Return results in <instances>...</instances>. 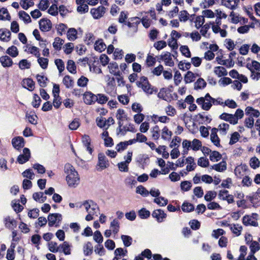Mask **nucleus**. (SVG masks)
Wrapping results in <instances>:
<instances>
[{
    "label": "nucleus",
    "instance_id": "6",
    "mask_svg": "<svg viewBox=\"0 0 260 260\" xmlns=\"http://www.w3.org/2000/svg\"><path fill=\"white\" fill-rule=\"evenodd\" d=\"M118 127L117 128V132L118 134H120L121 135L124 136L127 132H131L133 133L136 132L135 127L134 124L132 123H129L123 126V122L122 123L120 122H118Z\"/></svg>",
    "mask_w": 260,
    "mask_h": 260
},
{
    "label": "nucleus",
    "instance_id": "18",
    "mask_svg": "<svg viewBox=\"0 0 260 260\" xmlns=\"http://www.w3.org/2000/svg\"><path fill=\"white\" fill-rule=\"evenodd\" d=\"M13 147L19 150L24 146V139L22 137H17L13 138L12 140Z\"/></svg>",
    "mask_w": 260,
    "mask_h": 260
},
{
    "label": "nucleus",
    "instance_id": "16",
    "mask_svg": "<svg viewBox=\"0 0 260 260\" xmlns=\"http://www.w3.org/2000/svg\"><path fill=\"white\" fill-rule=\"evenodd\" d=\"M218 129L213 128L210 134V140L213 144L217 147H220V139L217 135Z\"/></svg>",
    "mask_w": 260,
    "mask_h": 260
},
{
    "label": "nucleus",
    "instance_id": "60",
    "mask_svg": "<svg viewBox=\"0 0 260 260\" xmlns=\"http://www.w3.org/2000/svg\"><path fill=\"white\" fill-rule=\"evenodd\" d=\"M96 102L100 104H105L108 100L109 98L105 94H98L96 95Z\"/></svg>",
    "mask_w": 260,
    "mask_h": 260
},
{
    "label": "nucleus",
    "instance_id": "10",
    "mask_svg": "<svg viewBox=\"0 0 260 260\" xmlns=\"http://www.w3.org/2000/svg\"><path fill=\"white\" fill-rule=\"evenodd\" d=\"M30 157V152L28 148H25L23 150V153L20 154L17 158V161L20 164H23L27 161Z\"/></svg>",
    "mask_w": 260,
    "mask_h": 260
},
{
    "label": "nucleus",
    "instance_id": "15",
    "mask_svg": "<svg viewBox=\"0 0 260 260\" xmlns=\"http://www.w3.org/2000/svg\"><path fill=\"white\" fill-rule=\"evenodd\" d=\"M241 0H222V4L231 9H236Z\"/></svg>",
    "mask_w": 260,
    "mask_h": 260
},
{
    "label": "nucleus",
    "instance_id": "48",
    "mask_svg": "<svg viewBox=\"0 0 260 260\" xmlns=\"http://www.w3.org/2000/svg\"><path fill=\"white\" fill-rule=\"evenodd\" d=\"M19 18L25 23H29L31 22V18L29 15L25 11H21L18 13Z\"/></svg>",
    "mask_w": 260,
    "mask_h": 260
},
{
    "label": "nucleus",
    "instance_id": "49",
    "mask_svg": "<svg viewBox=\"0 0 260 260\" xmlns=\"http://www.w3.org/2000/svg\"><path fill=\"white\" fill-rule=\"evenodd\" d=\"M111 231L115 234H117L119 230V223L117 219H114L110 223Z\"/></svg>",
    "mask_w": 260,
    "mask_h": 260
},
{
    "label": "nucleus",
    "instance_id": "37",
    "mask_svg": "<svg viewBox=\"0 0 260 260\" xmlns=\"http://www.w3.org/2000/svg\"><path fill=\"white\" fill-rule=\"evenodd\" d=\"M61 251L63 252L65 255H70L71 254V245L67 241H64L62 244L59 245Z\"/></svg>",
    "mask_w": 260,
    "mask_h": 260
},
{
    "label": "nucleus",
    "instance_id": "61",
    "mask_svg": "<svg viewBox=\"0 0 260 260\" xmlns=\"http://www.w3.org/2000/svg\"><path fill=\"white\" fill-rule=\"evenodd\" d=\"M180 50L183 55L186 57H191V52L189 49V48L186 45L181 46L180 48Z\"/></svg>",
    "mask_w": 260,
    "mask_h": 260
},
{
    "label": "nucleus",
    "instance_id": "19",
    "mask_svg": "<svg viewBox=\"0 0 260 260\" xmlns=\"http://www.w3.org/2000/svg\"><path fill=\"white\" fill-rule=\"evenodd\" d=\"M152 216L153 217L156 218L158 222H161L163 221L164 219L166 218L167 215L164 211L161 209H157L153 212Z\"/></svg>",
    "mask_w": 260,
    "mask_h": 260
},
{
    "label": "nucleus",
    "instance_id": "3",
    "mask_svg": "<svg viewBox=\"0 0 260 260\" xmlns=\"http://www.w3.org/2000/svg\"><path fill=\"white\" fill-rule=\"evenodd\" d=\"M213 98H212L209 93H207L204 97H200L197 99V103L201 106L202 108L208 111L212 107Z\"/></svg>",
    "mask_w": 260,
    "mask_h": 260
},
{
    "label": "nucleus",
    "instance_id": "28",
    "mask_svg": "<svg viewBox=\"0 0 260 260\" xmlns=\"http://www.w3.org/2000/svg\"><path fill=\"white\" fill-rule=\"evenodd\" d=\"M186 169L187 171L190 172L194 170L196 167V165L194 162V158L191 156L188 157L186 159Z\"/></svg>",
    "mask_w": 260,
    "mask_h": 260
},
{
    "label": "nucleus",
    "instance_id": "32",
    "mask_svg": "<svg viewBox=\"0 0 260 260\" xmlns=\"http://www.w3.org/2000/svg\"><path fill=\"white\" fill-rule=\"evenodd\" d=\"M11 16L5 8H2L0 9V20H11Z\"/></svg>",
    "mask_w": 260,
    "mask_h": 260
},
{
    "label": "nucleus",
    "instance_id": "14",
    "mask_svg": "<svg viewBox=\"0 0 260 260\" xmlns=\"http://www.w3.org/2000/svg\"><path fill=\"white\" fill-rule=\"evenodd\" d=\"M108 68L110 73L116 76H120L121 72L119 70L118 65L116 62L109 63Z\"/></svg>",
    "mask_w": 260,
    "mask_h": 260
},
{
    "label": "nucleus",
    "instance_id": "40",
    "mask_svg": "<svg viewBox=\"0 0 260 260\" xmlns=\"http://www.w3.org/2000/svg\"><path fill=\"white\" fill-rule=\"evenodd\" d=\"M211 169L218 172H222L226 169V164L225 161H221L212 166Z\"/></svg>",
    "mask_w": 260,
    "mask_h": 260
},
{
    "label": "nucleus",
    "instance_id": "5",
    "mask_svg": "<svg viewBox=\"0 0 260 260\" xmlns=\"http://www.w3.org/2000/svg\"><path fill=\"white\" fill-rule=\"evenodd\" d=\"M62 220V215L59 213L49 214L48 216V225L58 227Z\"/></svg>",
    "mask_w": 260,
    "mask_h": 260
},
{
    "label": "nucleus",
    "instance_id": "22",
    "mask_svg": "<svg viewBox=\"0 0 260 260\" xmlns=\"http://www.w3.org/2000/svg\"><path fill=\"white\" fill-rule=\"evenodd\" d=\"M22 86L29 91H32L35 88V82L30 78H26L22 80Z\"/></svg>",
    "mask_w": 260,
    "mask_h": 260
},
{
    "label": "nucleus",
    "instance_id": "35",
    "mask_svg": "<svg viewBox=\"0 0 260 260\" xmlns=\"http://www.w3.org/2000/svg\"><path fill=\"white\" fill-rule=\"evenodd\" d=\"M67 36L70 41H75L77 38V31L74 28H70L67 31Z\"/></svg>",
    "mask_w": 260,
    "mask_h": 260
},
{
    "label": "nucleus",
    "instance_id": "34",
    "mask_svg": "<svg viewBox=\"0 0 260 260\" xmlns=\"http://www.w3.org/2000/svg\"><path fill=\"white\" fill-rule=\"evenodd\" d=\"M5 221L6 226L10 229H13L17 226L16 220L10 216L5 218Z\"/></svg>",
    "mask_w": 260,
    "mask_h": 260
},
{
    "label": "nucleus",
    "instance_id": "7",
    "mask_svg": "<svg viewBox=\"0 0 260 260\" xmlns=\"http://www.w3.org/2000/svg\"><path fill=\"white\" fill-rule=\"evenodd\" d=\"M109 166V162L104 153H101L98 155V162L96 169L99 171H102Z\"/></svg>",
    "mask_w": 260,
    "mask_h": 260
},
{
    "label": "nucleus",
    "instance_id": "8",
    "mask_svg": "<svg viewBox=\"0 0 260 260\" xmlns=\"http://www.w3.org/2000/svg\"><path fill=\"white\" fill-rule=\"evenodd\" d=\"M173 56V55H172L171 53L166 52L161 54L160 58L164 61L166 66L172 67L174 66Z\"/></svg>",
    "mask_w": 260,
    "mask_h": 260
},
{
    "label": "nucleus",
    "instance_id": "30",
    "mask_svg": "<svg viewBox=\"0 0 260 260\" xmlns=\"http://www.w3.org/2000/svg\"><path fill=\"white\" fill-rule=\"evenodd\" d=\"M216 60L218 64L225 66L228 68H231L234 64L232 59H222L220 57L218 56L216 57Z\"/></svg>",
    "mask_w": 260,
    "mask_h": 260
},
{
    "label": "nucleus",
    "instance_id": "53",
    "mask_svg": "<svg viewBox=\"0 0 260 260\" xmlns=\"http://www.w3.org/2000/svg\"><path fill=\"white\" fill-rule=\"evenodd\" d=\"M230 228L233 233L237 236H239L241 234L242 226L240 224H236L231 225Z\"/></svg>",
    "mask_w": 260,
    "mask_h": 260
},
{
    "label": "nucleus",
    "instance_id": "50",
    "mask_svg": "<svg viewBox=\"0 0 260 260\" xmlns=\"http://www.w3.org/2000/svg\"><path fill=\"white\" fill-rule=\"evenodd\" d=\"M92 245L91 242H87L83 246V251L85 255H89L92 252Z\"/></svg>",
    "mask_w": 260,
    "mask_h": 260
},
{
    "label": "nucleus",
    "instance_id": "1",
    "mask_svg": "<svg viewBox=\"0 0 260 260\" xmlns=\"http://www.w3.org/2000/svg\"><path fill=\"white\" fill-rule=\"evenodd\" d=\"M64 172L67 175L66 181L70 187H75L80 182V177L74 167L70 164L64 166Z\"/></svg>",
    "mask_w": 260,
    "mask_h": 260
},
{
    "label": "nucleus",
    "instance_id": "36",
    "mask_svg": "<svg viewBox=\"0 0 260 260\" xmlns=\"http://www.w3.org/2000/svg\"><path fill=\"white\" fill-rule=\"evenodd\" d=\"M33 199L40 203H44L46 200V197L44 196L42 192H35L32 195Z\"/></svg>",
    "mask_w": 260,
    "mask_h": 260
},
{
    "label": "nucleus",
    "instance_id": "24",
    "mask_svg": "<svg viewBox=\"0 0 260 260\" xmlns=\"http://www.w3.org/2000/svg\"><path fill=\"white\" fill-rule=\"evenodd\" d=\"M172 132L169 129L167 126H165L161 131V138L164 140L169 141L171 139Z\"/></svg>",
    "mask_w": 260,
    "mask_h": 260
},
{
    "label": "nucleus",
    "instance_id": "4",
    "mask_svg": "<svg viewBox=\"0 0 260 260\" xmlns=\"http://www.w3.org/2000/svg\"><path fill=\"white\" fill-rule=\"evenodd\" d=\"M258 217V214L255 213H253L250 215H246L243 217L242 222L245 226L257 227L258 225L257 221Z\"/></svg>",
    "mask_w": 260,
    "mask_h": 260
},
{
    "label": "nucleus",
    "instance_id": "54",
    "mask_svg": "<svg viewBox=\"0 0 260 260\" xmlns=\"http://www.w3.org/2000/svg\"><path fill=\"white\" fill-rule=\"evenodd\" d=\"M26 118L28 122L32 124L36 125L38 123V117L35 114L26 113Z\"/></svg>",
    "mask_w": 260,
    "mask_h": 260
},
{
    "label": "nucleus",
    "instance_id": "55",
    "mask_svg": "<svg viewBox=\"0 0 260 260\" xmlns=\"http://www.w3.org/2000/svg\"><path fill=\"white\" fill-rule=\"evenodd\" d=\"M136 192L143 197H147L149 195V191L142 185L137 187Z\"/></svg>",
    "mask_w": 260,
    "mask_h": 260
},
{
    "label": "nucleus",
    "instance_id": "58",
    "mask_svg": "<svg viewBox=\"0 0 260 260\" xmlns=\"http://www.w3.org/2000/svg\"><path fill=\"white\" fill-rule=\"evenodd\" d=\"M205 22V19L203 16H198L196 17L194 21L195 27L197 29H199L201 27Z\"/></svg>",
    "mask_w": 260,
    "mask_h": 260
},
{
    "label": "nucleus",
    "instance_id": "26",
    "mask_svg": "<svg viewBox=\"0 0 260 260\" xmlns=\"http://www.w3.org/2000/svg\"><path fill=\"white\" fill-rule=\"evenodd\" d=\"M214 73L218 77L225 76L228 75V72L226 69L221 66L216 67L214 68Z\"/></svg>",
    "mask_w": 260,
    "mask_h": 260
},
{
    "label": "nucleus",
    "instance_id": "41",
    "mask_svg": "<svg viewBox=\"0 0 260 260\" xmlns=\"http://www.w3.org/2000/svg\"><path fill=\"white\" fill-rule=\"evenodd\" d=\"M48 249L51 252L53 253H56L58 251H61L59 245H58L56 242L53 241L49 242Z\"/></svg>",
    "mask_w": 260,
    "mask_h": 260
},
{
    "label": "nucleus",
    "instance_id": "21",
    "mask_svg": "<svg viewBox=\"0 0 260 260\" xmlns=\"http://www.w3.org/2000/svg\"><path fill=\"white\" fill-rule=\"evenodd\" d=\"M248 167L246 165H241L236 167L235 174L238 178H241L244 176L245 172L247 170Z\"/></svg>",
    "mask_w": 260,
    "mask_h": 260
},
{
    "label": "nucleus",
    "instance_id": "9",
    "mask_svg": "<svg viewBox=\"0 0 260 260\" xmlns=\"http://www.w3.org/2000/svg\"><path fill=\"white\" fill-rule=\"evenodd\" d=\"M106 8L104 6H99L97 8L90 10V13L94 19H99L103 16L105 13Z\"/></svg>",
    "mask_w": 260,
    "mask_h": 260
},
{
    "label": "nucleus",
    "instance_id": "38",
    "mask_svg": "<svg viewBox=\"0 0 260 260\" xmlns=\"http://www.w3.org/2000/svg\"><path fill=\"white\" fill-rule=\"evenodd\" d=\"M106 45L102 40H99L95 42L94 49L95 50L102 52L106 49Z\"/></svg>",
    "mask_w": 260,
    "mask_h": 260
},
{
    "label": "nucleus",
    "instance_id": "23",
    "mask_svg": "<svg viewBox=\"0 0 260 260\" xmlns=\"http://www.w3.org/2000/svg\"><path fill=\"white\" fill-rule=\"evenodd\" d=\"M116 117L118 120V122L123 123L124 121L126 120L127 116L123 109H118L116 113Z\"/></svg>",
    "mask_w": 260,
    "mask_h": 260
},
{
    "label": "nucleus",
    "instance_id": "39",
    "mask_svg": "<svg viewBox=\"0 0 260 260\" xmlns=\"http://www.w3.org/2000/svg\"><path fill=\"white\" fill-rule=\"evenodd\" d=\"M151 133L152 138L155 140H157L160 136V129L157 125H155L151 129Z\"/></svg>",
    "mask_w": 260,
    "mask_h": 260
},
{
    "label": "nucleus",
    "instance_id": "51",
    "mask_svg": "<svg viewBox=\"0 0 260 260\" xmlns=\"http://www.w3.org/2000/svg\"><path fill=\"white\" fill-rule=\"evenodd\" d=\"M36 78L40 86L44 87L47 85V78L46 76L38 74L36 76Z\"/></svg>",
    "mask_w": 260,
    "mask_h": 260
},
{
    "label": "nucleus",
    "instance_id": "11",
    "mask_svg": "<svg viewBox=\"0 0 260 260\" xmlns=\"http://www.w3.org/2000/svg\"><path fill=\"white\" fill-rule=\"evenodd\" d=\"M218 198L220 200L226 201L229 204H231L234 201L233 196L229 194V191L225 189L221 190L219 191Z\"/></svg>",
    "mask_w": 260,
    "mask_h": 260
},
{
    "label": "nucleus",
    "instance_id": "47",
    "mask_svg": "<svg viewBox=\"0 0 260 260\" xmlns=\"http://www.w3.org/2000/svg\"><path fill=\"white\" fill-rule=\"evenodd\" d=\"M121 239L124 246L129 247L132 245L133 238L127 235H122L121 236Z\"/></svg>",
    "mask_w": 260,
    "mask_h": 260
},
{
    "label": "nucleus",
    "instance_id": "25",
    "mask_svg": "<svg viewBox=\"0 0 260 260\" xmlns=\"http://www.w3.org/2000/svg\"><path fill=\"white\" fill-rule=\"evenodd\" d=\"M0 62L4 67H10L13 64L12 59L7 55L1 56Z\"/></svg>",
    "mask_w": 260,
    "mask_h": 260
},
{
    "label": "nucleus",
    "instance_id": "45",
    "mask_svg": "<svg viewBox=\"0 0 260 260\" xmlns=\"http://www.w3.org/2000/svg\"><path fill=\"white\" fill-rule=\"evenodd\" d=\"M196 75L190 71H188L184 77V81L186 83H189L194 81L196 79Z\"/></svg>",
    "mask_w": 260,
    "mask_h": 260
},
{
    "label": "nucleus",
    "instance_id": "12",
    "mask_svg": "<svg viewBox=\"0 0 260 260\" xmlns=\"http://www.w3.org/2000/svg\"><path fill=\"white\" fill-rule=\"evenodd\" d=\"M40 29L44 32L49 31L52 28L51 21L47 19H42L39 21Z\"/></svg>",
    "mask_w": 260,
    "mask_h": 260
},
{
    "label": "nucleus",
    "instance_id": "63",
    "mask_svg": "<svg viewBox=\"0 0 260 260\" xmlns=\"http://www.w3.org/2000/svg\"><path fill=\"white\" fill-rule=\"evenodd\" d=\"M154 202L160 206H165L168 204V200L162 197L155 198Z\"/></svg>",
    "mask_w": 260,
    "mask_h": 260
},
{
    "label": "nucleus",
    "instance_id": "20",
    "mask_svg": "<svg viewBox=\"0 0 260 260\" xmlns=\"http://www.w3.org/2000/svg\"><path fill=\"white\" fill-rule=\"evenodd\" d=\"M11 32L5 28L0 29V40L2 41L8 42L11 40Z\"/></svg>",
    "mask_w": 260,
    "mask_h": 260
},
{
    "label": "nucleus",
    "instance_id": "46",
    "mask_svg": "<svg viewBox=\"0 0 260 260\" xmlns=\"http://www.w3.org/2000/svg\"><path fill=\"white\" fill-rule=\"evenodd\" d=\"M26 51L30 54L34 55L37 57H39L40 56L39 48L35 46H27Z\"/></svg>",
    "mask_w": 260,
    "mask_h": 260
},
{
    "label": "nucleus",
    "instance_id": "56",
    "mask_svg": "<svg viewBox=\"0 0 260 260\" xmlns=\"http://www.w3.org/2000/svg\"><path fill=\"white\" fill-rule=\"evenodd\" d=\"M217 129L220 134L224 135L229 129V124L226 123H221L219 125Z\"/></svg>",
    "mask_w": 260,
    "mask_h": 260
},
{
    "label": "nucleus",
    "instance_id": "13",
    "mask_svg": "<svg viewBox=\"0 0 260 260\" xmlns=\"http://www.w3.org/2000/svg\"><path fill=\"white\" fill-rule=\"evenodd\" d=\"M83 100L86 104L91 105L96 102L97 99L95 94L90 92H86L83 94Z\"/></svg>",
    "mask_w": 260,
    "mask_h": 260
},
{
    "label": "nucleus",
    "instance_id": "33",
    "mask_svg": "<svg viewBox=\"0 0 260 260\" xmlns=\"http://www.w3.org/2000/svg\"><path fill=\"white\" fill-rule=\"evenodd\" d=\"M62 83L67 88L73 87L74 84L73 79L69 75H66L63 77Z\"/></svg>",
    "mask_w": 260,
    "mask_h": 260
},
{
    "label": "nucleus",
    "instance_id": "62",
    "mask_svg": "<svg viewBox=\"0 0 260 260\" xmlns=\"http://www.w3.org/2000/svg\"><path fill=\"white\" fill-rule=\"evenodd\" d=\"M192 186L191 183L188 181H184L181 183L180 187L182 190L187 191L190 189Z\"/></svg>",
    "mask_w": 260,
    "mask_h": 260
},
{
    "label": "nucleus",
    "instance_id": "43",
    "mask_svg": "<svg viewBox=\"0 0 260 260\" xmlns=\"http://www.w3.org/2000/svg\"><path fill=\"white\" fill-rule=\"evenodd\" d=\"M67 69L71 73L75 74L77 72L75 63L72 60H68L67 64Z\"/></svg>",
    "mask_w": 260,
    "mask_h": 260
},
{
    "label": "nucleus",
    "instance_id": "42",
    "mask_svg": "<svg viewBox=\"0 0 260 260\" xmlns=\"http://www.w3.org/2000/svg\"><path fill=\"white\" fill-rule=\"evenodd\" d=\"M191 142V149L195 151L200 150L202 146L201 141L197 139H194Z\"/></svg>",
    "mask_w": 260,
    "mask_h": 260
},
{
    "label": "nucleus",
    "instance_id": "44",
    "mask_svg": "<svg viewBox=\"0 0 260 260\" xmlns=\"http://www.w3.org/2000/svg\"><path fill=\"white\" fill-rule=\"evenodd\" d=\"M6 53L12 57H16L18 55V50L16 46H12L7 49Z\"/></svg>",
    "mask_w": 260,
    "mask_h": 260
},
{
    "label": "nucleus",
    "instance_id": "52",
    "mask_svg": "<svg viewBox=\"0 0 260 260\" xmlns=\"http://www.w3.org/2000/svg\"><path fill=\"white\" fill-rule=\"evenodd\" d=\"M249 165L251 168L253 169H256L259 167L260 161L256 157L254 156L250 159Z\"/></svg>",
    "mask_w": 260,
    "mask_h": 260
},
{
    "label": "nucleus",
    "instance_id": "17",
    "mask_svg": "<svg viewBox=\"0 0 260 260\" xmlns=\"http://www.w3.org/2000/svg\"><path fill=\"white\" fill-rule=\"evenodd\" d=\"M220 118L221 119L229 122L231 124H235L238 122V118L233 114L223 113L220 116Z\"/></svg>",
    "mask_w": 260,
    "mask_h": 260
},
{
    "label": "nucleus",
    "instance_id": "57",
    "mask_svg": "<svg viewBox=\"0 0 260 260\" xmlns=\"http://www.w3.org/2000/svg\"><path fill=\"white\" fill-rule=\"evenodd\" d=\"M217 196V193L215 191H208L205 195L204 199L207 201L209 202L215 198Z\"/></svg>",
    "mask_w": 260,
    "mask_h": 260
},
{
    "label": "nucleus",
    "instance_id": "31",
    "mask_svg": "<svg viewBox=\"0 0 260 260\" xmlns=\"http://www.w3.org/2000/svg\"><path fill=\"white\" fill-rule=\"evenodd\" d=\"M131 22H127V23H125V24L127 25V26L129 28L134 27V31L136 32L137 31V26L140 23V21L139 20V18L138 17H134L131 19Z\"/></svg>",
    "mask_w": 260,
    "mask_h": 260
},
{
    "label": "nucleus",
    "instance_id": "59",
    "mask_svg": "<svg viewBox=\"0 0 260 260\" xmlns=\"http://www.w3.org/2000/svg\"><path fill=\"white\" fill-rule=\"evenodd\" d=\"M206 86V82L202 78H199L194 83V88L196 89H202L204 88Z\"/></svg>",
    "mask_w": 260,
    "mask_h": 260
},
{
    "label": "nucleus",
    "instance_id": "27",
    "mask_svg": "<svg viewBox=\"0 0 260 260\" xmlns=\"http://www.w3.org/2000/svg\"><path fill=\"white\" fill-rule=\"evenodd\" d=\"M82 141L83 145L86 147L87 150L90 154H91L92 149L90 147L91 140L89 136L86 135L83 136Z\"/></svg>",
    "mask_w": 260,
    "mask_h": 260
},
{
    "label": "nucleus",
    "instance_id": "2",
    "mask_svg": "<svg viewBox=\"0 0 260 260\" xmlns=\"http://www.w3.org/2000/svg\"><path fill=\"white\" fill-rule=\"evenodd\" d=\"M137 85L139 87L141 88L143 91L148 95H150L157 92V89L150 85L147 78L145 77H141L140 80L137 82Z\"/></svg>",
    "mask_w": 260,
    "mask_h": 260
},
{
    "label": "nucleus",
    "instance_id": "29",
    "mask_svg": "<svg viewBox=\"0 0 260 260\" xmlns=\"http://www.w3.org/2000/svg\"><path fill=\"white\" fill-rule=\"evenodd\" d=\"M245 113L246 115L253 118L258 117L260 115V113L257 110L254 109L251 107H247L245 109Z\"/></svg>",
    "mask_w": 260,
    "mask_h": 260
},
{
    "label": "nucleus",
    "instance_id": "64",
    "mask_svg": "<svg viewBox=\"0 0 260 260\" xmlns=\"http://www.w3.org/2000/svg\"><path fill=\"white\" fill-rule=\"evenodd\" d=\"M250 252L254 254L256 251L259 250V244L256 241L251 242L250 245Z\"/></svg>",
    "mask_w": 260,
    "mask_h": 260
}]
</instances>
